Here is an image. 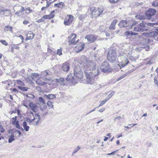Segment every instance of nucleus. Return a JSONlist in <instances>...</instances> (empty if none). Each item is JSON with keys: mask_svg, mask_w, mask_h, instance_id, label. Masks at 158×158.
<instances>
[{"mask_svg": "<svg viewBox=\"0 0 158 158\" xmlns=\"http://www.w3.org/2000/svg\"><path fill=\"white\" fill-rule=\"evenodd\" d=\"M137 34V33L134 32L132 31H127L125 32L124 35L127 36V38H130L131 36L135 35Z\"/></svg>", "mask_w": 158, "mask_h": 158, "instance_id": "20", "label": "nucleus"}, {"mask_svg": "<svg viewBox=\"0 0 158 158\" xmlns=\"http://www.w3.org/2000/svg\"><path fill=\"white\" fill-rule=\"evenodd\" d=\"M36 119V121L35 123H33V125L35 126L39 124L40 120V117H39L38 118V119Z\"/></svg>", "mask_w": 158, "mask_h": 158, "instance_id": "43", "label": "nucleus"}, {"mask_svg": "<svg viewBox=\"0 0 158 158\" xmlns=\"http://www.w3.org/2000/svg\"><path fill=\"white\" fill-rule=\"evenodd\" d=\"M47 105L49 107H51L52 108H53V105L52 104V102L49 101L48 102Z\"/></svg>", "mask_w": 158, "mask_h": 158, "instance_id": "51", "label": "nucleus"}, {"mask_svg": "<svg viewBox=\"0 0 158 158\" xmlns=\"http://www.w3.org/2000/svg\"><path fill=\"white\" fill-rule=\"evenodd\" d=\"M16 83L17 84L20 85H22L23 84V82L19 80H17Z\"/></svg>", "mask_w": 158, "mask_h": 158, "instance_id": "50", "label": "nucleus"}, {"mask_svg": "<svg viewBox=\"0 0 158 158\" xmlns=\"http://www.w3.org/2000/svg\"><path fill=\"white\" fill-rule=\"evenodd\" d=\"M19 37L22 40L21 43H23L24 40V39L23 36L22 35H20L19 36Z\"/></svg>", "mask_w": 158, "mask_h": 158, "instance_id": "56", "label": "nucleus"}, {"mask_svg": "<svg viewBox=\"0 0 158 158\" xmlns=\"http://www.w3.org/2000/svg\"><path fill=\"white\" fill-rule=\"evenodd\" d=\"M4 30L7 31H12V27L8 25L5 27Z\"/></svg>", "mask_w": 158, "mask_h": 158, "instance_id": "29", "label": "nucleus"}, {"mask_svg": "<svg viewBox=\"0 0 158 158\" xmlns=\"http://www.w3.org/2000/svg\"><path fill=\"white\" fill-rule=\"evenodd\" d=\"M73 19V17L72 15H68L64 21V24L66 25H69L72 23Z\"/></svg>", "mask_w": 158, "mask_h": 158, "instance_id": "8", "label": "nucleus"}, {"mask_svg": "<svg viewBox=\"0 0 158 158\" xmlns=\"http://www.w3.org/2000/svg\"><path fill=\"white\" fill-rule=\"evenodd\" d=\"M34 117L33 119H34V120H35L36 119H38V118L40 117V116L38 114L35 113V114L34 116Z\"/></svg>", "mask_w": 158, "mask_h": 158, "instance_id": "49", "label": "nucleus"}, {"mask_svg": "<svg viewBox=\"0 0 158 158\" xmlns=\"http://www.w3.org/2000/svg\"><path fill=\"white\" fill-rule=\"evenodd\" d=\"M107 59L111 63H114L118 61L117 54L115 50L114 49H110L107 54Z\"/></svg>", "mask_w": 158, "mask_h": 158, "instance_id": "3", "label": "nucleus"}, {"mask_svg": "<svg viewBox=\"0 0 158 158\" xmlns=\"http://www.w3.org/2000/svg\"><path fill=\"white\" fill-rule=\"evenodd\" d=\"M15 125H16L15 127L17 128H18L19 129H20V127L19 123V122L18 121H16V123Z\"/></svg>", "mask_w": 158, "mask_h": 158, "instance_id": "48", "label": "nucleus"}, {"mask_svg": "<svg viewBox=\"0 0 158 158\" xmlns=\"http://www.w3.org/2000/svg\"><path fill=\"white\" fill-rule=\"evenodd\" d=\"M84 48V45L82 43H80L77 45L75 48L76 52L78 53L82 50Z\"/></svg>", "mask_w": 158, "mask_h": 158, "instance_id": "15", "label": "nucleus"}, {"mask_svg": "<svg viewBox=\"0 0 158 158\" xmlns=\"http://www.w3.org/2000/svg\"><path fill=\"white\" fill-rule=\"evenodd\" d=\"M86 65L88 67L84 71L86 76V81L87 83L92 84L94 83L95 78L97 79L96 77L99 75L100 71L95 63L90 62Z\"/></svg>", "mask_w": 158, "mask_h": 158, "instance_id": "1", "label": "nucleus"}, {"mask_svg": "<svg viewBox=\"0 0 158 158\" xmlns=\"http://www.w3.org/2000/svg\"><path fill=\"white\" fill-rule=\"evenodd\" d=\"M26 121L27 122H29V124L30 125L31 124V123L32 124L33 123V121H34V119H30L29 118H27Z\"/></svg>", "mask_w": 158, "mask_h": 158, "instance_id": "40", "label": "nucleus"}, {"mask_svg": "<svg viewBox=\"0 0 158 158\" xmlns=\"http://www.w3.org/2000/svg\"><path fill=\"white\" fill-rule=\"evenodd\" d=\"M74 76L77 79H81L83 77V72L81 71L80 67L78 66L75 67L74 70Z\"/></svg>", "mask_w": 158, "mask_h": 158, "instance_id": "6", "label": "nucleus"}, {"mask_svg": "<svg viewBox=\"0 0 158 158\" xmlns=\"http://www.w3.org/2000/svg\"><path fill=\"white\" fill-rule=\"evenodd\" d=\"M117 22V20H114V21H113L109 27V29H110L112 30L115 29V26Z\"/></svg>", "mask_w": 158, "mask_h": 158, "instance_id": "23", "label": "nucleus"}, {"mask_svg": "<svg viewBox=\"0 0 158 158\" xmlns=\"http://www.w3.org/2000/svg\"><path fill=\"white\" fill-rule=\"evenodd\" d=\"M147 25L151 27H154L155 30L156 31H152L150 32V35L154 39L158 41V23H148L142 22L140 23L134 28V31L136 32L147 31L148 29V28L147 26Z\"/></svg>", "mask_w": 158, "mask_h": 158, "instance_id": "2", "label": "nucleus"}, {"mask_svg": "<svg viewBox=\"0 0 158 158\" xmlns=\"http://www.w3.org/2000/svg\"><path fill=\"white\" fill-rule=\"evenodd\" d=\"M96 10V8L94 6L90 7L89 9V10L91 12L92 15L94 14V11H95Z\"/></svg>", "mask_w": 158, "mask_h": 158, "instance_id": "35", "label": "nucleus"}, {"mask_svg": "<svg viewBox=\"0 0 158 158\" xmlns=\"http://www.w3.org/2000/svg\"><path fill=\"white\" fill-rule=\"evenodd\" d=\"M115 94V92L113 91L111 92L108 95V98H106L107 99H108V100H109L110 98Z\"/></svg>", "mask_w": 158, "mask_h": 158, "instance_id": "38", "label": "nucleus"}, {"mask_svg": "<svg viewBox=\"0 0 158 158\" xmlns=\"http://www.w3.org/2000/svg\"><path fill=\"white\" fill-rule=\"evenodd\" d=\"M118 61L120 63L118 65L120 69L122 68L127 66L129 63L127 58L125 56L121 54H119L118 57Z\"/></svg>", "mask_w": 158, "mask_h": 158, "instance_id": "4", "label": "nucleus"}, {"mask_svg": "<svg viewBox=\"0 0 158 158\" xmlns=\"http://www.w3.org/2000/svg\"><path fill=\"white\" fill-rule=\"evenodd\" d=\"M48 74V73L47 70L44 71L43 72L41 73V75L44 76H46Z\"/></svg>", "mask_w": 158, "mask_h": 158, "instance_id": "47", "label": "nucleus"}, {"mask_svg": "<svg viewBox=\"0 0 158 158\" xmlns=\"http://www.w3.org/2000/svg\"><path fill=\"white\" fill-rule=\"evenodd\" d=\"M105 29V27H104L103 26L100 27V30L101 31H104Z\"/></svg>", "mask_w": 158, "mask_h": 158, "instance_id": "59", "label": "nucleus"}, {"mask_svg": "<svg viewBox=\"0 0 158 158\" xmlns=\"http://www.w3.org/2000/svg\"><path fill=\"white\" fill-rule=\"evenodd\" d=\"M35 35V34L33 33L32 31H30L28 32V34L27 35V38L26 39V40H28L33 39Z\"/></svg>", "mask_w": 158, "mask_h": 158, "instance_id": "17", "label": "nucleus"}, {"mask_svg": "<svg viewBox=\"0 0 158 158\" xmlns=\"http://www.w3.org/2000/svg\"><path fill=\"white\" fill-rule=\"evenodd\" d=\"M100 70L102 72L105 73L111 72L112 71L110 64L106 61H105L102 63L100 67Z\"/></svg>", "mask_w": 158, "mask_h": 158, "instance_id": "5", "label": "nucleus"}, {"mask_svg": "<svg viewBox=\"0 0 158 158\" xmlns=\"http://www.w3.org/2000/svg\"><path fill=\"white\" fill-rule=\"evenodd\" d=\"M25 10V9L24 7L23 6H21V8L19 11H20L21 13H22V12H23Z\"/></svg>", "mask_w": 158, "mask_h": 158, "instance_id": "64", "label": "nucleus"}, {"mask_svg": "<svg viewBox=\"0 0 158 158\" xmlns=\"http://www.w3.org/2000/svg\"><path fill=\"white\" fill-rule=\"evenodd\" d=\"M18 88L21 90L24 91H26L28 90V89L29 88L27 87H22L20 86H19L18 87Z\"/></svg>", "mask_w": 158, "mask_h": 158, "instance_id": "30", "label": "nucleus"}, {"mask_svg": "<svg viewBox=\"0 0 158 158\" xmlns=\"http://www.w3.org/2000/svg\"><path fill=\"white\" fill-rule=\"evenodd\" d=\"M10 14V10H9V11H5L3 13V15L6 16H8Z\"/></svg>", "mask_w": 158, "mask_h": 158, "instance_id": "46", "label": "nucleus"}, {"mask_svg": "<svg viewBox=\"0 0 158 158\" xmlns=\"http://www.w3.org/2000/svg\"><path fill=\"white\" fill-rule=\"evenodd\" d=\"M156 12V10L154 9L150 8L147 10L145 13L146 19H150L152 16H154Z\"/></svg>", "mask_w": 158, "mask_h": 158, "instance_id": "7", "label": "nucleus"}, {"mask_svg": "<svg viewBox=\"0 0 158 158\" xmlns=\"http://www.w3.org/2000/svg\"><path fill=\"white\" fill-rule=\"evenodd\" d=\"M130 59L132 61H135L136 60L135 59L133 56H130Z\"/></svg>", "mask_w": 158, "mask_h": 158, "instance_id": "61", "label": "nucleus"}, {"mask_svg": "<svg viewBox=\"0 0 158 158\" xmlns=\"http://www.w3.org/2000/svg\"><path fill=\"white\" fill-rule=\"evenodd\" d=\"M66 80L70 83H77L76 79L73 76L72 73L68 75L66 78Z\"/></svg>", "mask_w": 158, "mask_h": 158, "instance_id": "11", "label": "nucleus"}, {"mask_svg": "<svg viewBox=\"0 0 158 158\" xmlns=\"http://www.w3.org/2000/svg\"><path fill=\"white\" fill-rule=\"evenodd\" d=\"M5 11H9L8 10L5 9L3 10L2 9H0V13L2 15H3V13Z\"/></svg>", "mask_w": 158, "mask_h": 158, "instance_id": "52", "label": "nucleus"}, {"mask_svg": "<svg viewBox=\"0 0 158 158\" xmlns=\"http://www.w3.org/2000/svg\"><path fill=\"white\" fill-rule=\"evenodd\" d=\"M0 42H1L2 44H4L5 46H7L8 45V44L5 40H0Z\"/></svg>", "mask_w": 158, "mask_h": 158, "instance_id": "45", "label": "nucleus"}, {"mask_svg": "<svg viewBox=\"0 0 158 158\" xmlns=\"http://www.w3.org/2000/svg\"><path fill=\"white\" fill-rule=\"evenodd\" d=\"M51 111H49L48 109H40L41 111V113L43 115L46 114H52L53 112L52 109H50Z\"/></svg>", "mask_w": 158, "mask_h": 158, "instance_id": "19", "label": "nucleus"}, {"mask_svg": "<svg viewBox=\"0 0 158 158\" xmlns=\"http://www.w3.org/2000/svg\"><path fill=\"white\" fill-rule=\"evenodd\" d=\"M87 15L86 14H81L78 15V18L81 21L83 20L86 17Z\"/></svg>", "mask_w": 158, "mask_h": 158, "instance_id": "28", "label": "nucleus"}, {"mask_svg": "<svg viewBox=\"0 0 158 158\" xmlns=\"http://www.w3.org/2000/svg\"><path fill=\"white\" fill-rule=\"evenodd\" d=\"M97 37V36L91 34L86 36L85 38L87 39L88 41L93 42L96 40Z\"/></svg>", "mask_w": 158, "mask_h": 158, "instance_id": "14", "label": "nucleus"}, {"mask_svg": "<svg viewBox=\"0 0 158 158\" xmlns=\"http://www.w3.org/2000/svg\"><path fill=\"white\" fill-rule=\"evenodd\" d=\"M154 82L158 85V81H157V78L156 77H155L154 78Z\"/></svg>", "mask_w": 158, "mask_h": 158, "instance_id": "60", "label": "nucleus"}, {"mask_svg": "<svg viewBox=\"0 0 158 158\" xmlns=\"http://www.w3.org/2000/svg\"><path fill=\"white\" fill-rule=\"evenodd\" d=\"M32 10L30 9V7H28L25 9V13L27 14H28L32 12Z\"/></svg>", "mask_w": 158, "mask_h": 158, "instance_id": "32", "label": "nucleus"}, {"mask_svg": "<svg viewBox=\"0 0 158 158\" xmlns=\"http://www.w3.org/2000/svg\"><path fill=\"white\" fill-rule=\"evenodd\" d=\"M23 127L24 130L26 131H27L29 129L30 127L28 126L27 125V124L26 121H24L23 123Z\"/></svg>", "mask_w": 158, "mask_h": 158, "instance_id": "24", "label": "nucleus"}, {"mask_svg": "<svg viewBox=\"0 0 158 158\" xmlns=\"http://www.w3.org/2000/svg\"><path fill=\"white\" fill-rule=\"evenodd\" d=\"M62 49L60 47V48L59 49H57V53L58 55H59V56H61L62 54Z\"/></svg>", "mask_w": 158, "mask_h": 158, "instance_id": "37", "label": "nucleus"}, {"mask_svg": "<svg viewBox=\"0 0 158 158\" xmlns=\"http://www.w3.org/2000/svg\"><path fill=\"white\" fill-rule=\"evenodd\" d=\"M0 127L1 128V131H0L1 132V133H3V132H4L5 131V130H4V128H3V127H2L1 125L0 126Z\"/></svg>", "mask_w": 158, "mask_h": 158, "instance_id": "63", "label": "nucleus"}, {"mask_svg": "<svg viewBox=\"0 0 158 158\" xmlns=\"http://www.w3.org/2000/svg\"><path fill=\"white\" fill-rule=\"evenodd\" d=\"M70 66L69 63L66 61L62 64L61 69L63 71L68 72L69 70Z\"/></svg>", "mask_w": 158, "mask_h": 158, "instance_id": "12", "label": "nucleus"}, {"mask_svg": "<svg viewBox=\"0 0 158 158\" xmlns=\"http://www.w3.org/2000/svg\"><path fill=\"white\" fill-rule=\"evenodd\" d=\"M129 21H127L126 20H122L120 21L118 24V26L120 28L126 27L128 26L129 27Z\"/></svg>", "mask_w": 158, "mask_h": 158, "instance_id": "13", "label": "nucleus"}, {"mask_svg": "<svg viewBox=\"0 0 158 158\" xmlns=\"http://www.w3.org/2000/svg\"><path fill=\"white\" fill-rule=\"evenodd\" d=\"M23 105L26 107H29L31 109H35L37 107V104L33 102H26L23 103Z\"/></svg>", "mask_w": 158, "mask_h": 158, "instance_id": "10", "label": "nucleus"}, {"mask_svg": "<svg viewBox=\"0 0 158 158\" xmlns=\"http://www.w3.org/2000/svg\"><path fill=\"white\" fill-rule=\"evenodd\" d=\"M20 44V43L17 44H13L11 45V46L13 47V48L14 49L19 50V47L18 46V45Z\"/></svg>", "mask_w": 158, "mask_h": 158, "instance_id": "33", "label": "nucleus"}, {"mask_svg": "<svg viewBox=\"0 0 158 158\" xmlns=\"http://www.w3.org/2000/svg\"><path fill=\"white\" fill-rule=\"evenodd\" d=\"M43 98L42 97H40L39 98V102L40 103H42L43 104H45V101L43 98Z\"/></svg>", "mask_w": 158, "mask_h": 158, "instance_id": "31", "label": "nucleus"}, {"mask_svg": "<svg viewBox=\"0 0 158 158\" xmlns=\"http://www.w3.org/2000/svg\"><path fill=\"white\" fill-rule=\"evenodd\" d=\"M55 16L54 15H51L50 13V14L48 15H47V16L48 19H51L52 18H53Z\"/></svg>", "mask_w": 158, "mask_h": 158, "instance_id": "44", "label": "nucleus"}, {"mask_svg": "<svg viewBox=\"0 0 158 158\" xmlns=\"http://www.w3.org/2000/svg\"><path fill=\"white\" fill-rule=\"evenodd\" d=\"M119 0H109L110 2L112 3H115L118 2Z\"/></svg>", "mask_w": 158, "mask_h": 158, "instance_id": "55", "label": "nucleus"}, {"mask_svg": "<svg viewBox=\"0 0 158 158\" xmlns=\"http://www.w3.org/2000/svg\"><path fill=\"white\" fill-rule=\"evenodd\" d=\"M142 43L143 44H144V45H148V44H147V41L146 40V38L143 39L142 41Z\"/></svg>", "mask_w": 158, "mask_h": 158, "instance_id": "57", "label": "nucleus"}, {"mask_svg": "<svg viewBox=\"0 0 158 158\" xmlns=\"http://www.w3.org/2000/svg\"><path fill=\"white\" fill-rule=\"evenodd\" d=\"M127 75H128V73H126L125 74H124V75L120 76V77H118V78H117V81H119V80L123 78H124V77H126Z\"/></svg>", "mask_w": 158, "mask_h": 158, "instance_id": "41", "label": "nucleus"}, {"mask_svg": "<svg viewBox=\"0 0 158 158\" xmlns=\"http://www.w3.org/2000/svg\"><path fill=\"white\" fill-rule=\"evenodd\" d=\"M136 69V68H135V69H131L129 71H128L126 73H128V75H129V74H130V73H132L133 71H134Z\"/></svg>", "mask_w": 158, "mask_h": 158, "instance_id": "54", "label": "nucleus"}, {"mask_svg": "<svg viewBox=\"0 0 158 158\" xmlns=\"http://www.w3.org/2000/svg\"><path fill=\"white\" fill-rule=\"evenodd\" d=\"M43 98L45 99H51L56 98V96L53 94H49L48 95L44 94Z\"/></svg>", "mask_w": 158, "mask_h": 158, "instance_id": "21", "label": "nucleus"}, {"mask_svg": "<svg viewBox=\"0 0 158 158\" xmlns=\"http://www.w3.org/2000/svg\"><path fill=\"white\" fill-rule=\"evenodd\" d=\"M129 22L130 23L129 24V27H132L133 26L136 25L137 23V21L132 20H129Z\"/></svg>", "mask_w": 158, "mask_h": 158, "instance_id": "27", "label": "nucleus"}, {"mask_svg": "<svg viewBox=\"0 0 158 158\" xmlns=\"http://www.w3.org/2000/svg\"><path fill=\"white\" fill-rule=\"evenodd\" d=\"M44 21V19L43 18V17H42L40 19L36 21V22L38 23H40L42 22H43Z\"/></svg>", "mask_w": 158, "mask_h": 158, "instance_id": "53", "label": "nucleus"}, {"mask_svg": "<svg viewBox=\"0 0 158 158\" xmlns=\"http://www.w3.org/2000/svg\"><path fill=\"white\" fill-rule=\"evenodd\" d=\"M108 99H107L106 98L105 99V100H103L99 104L98 106H102L106 102L108 101Z\"/></svg>", "mask_w": 158, "mask_h": 158, "instance_id": "39", "label": "nucleus"}, {"mask_svg": "<svg viewBox=\"0 0 158 158\" xmlns=\"http://www.w3.org/2000/svg\"><path fill=\"white\" fill-rule=\"evenodd\" d=\"M29 23V22L27 20H24L23 22V23L24 24L26 25Z\"/></svg>", "mask_w": 158, "mask_h": 158, "instance_id": "62", "label": "nucleus"}, {"mask_svg": "<svg viewBox=\"0 0 158 158\" xmlns=\"http://www.w3.org/2000/svg\"><path fill=\"white\" fill-rule=\"evenodd\" d=\"M39 74L38 73H34L31 74V77L33 79L34 78V77H36L39 76Z\"/></svg>", "mask_w": 158, "mask_h": 158, "instance_id": "36", "label": "nucleus"}, {"mask_svg": "<svg viewBox=\"0 0 158 158\" xmlns=\"http://www.w3.org/2000/svg\"><path fill=\"white\" fill-rule=\"evenodd\" d=\"M53 2H50V3H49V2L47 1L46 2L47 4H46V7H47V8L48 7L50 6L51 4Z\"/></svg>", "mask_w": 158, "mask_h": 158, "instance_id": "58", "label": "nucleus"}, {"mask_svg": "<svg viewBox=\"0 0 158 158\" xmlns=\"http://www.w3.org/2000/svg\"><path fill=\"white\" fill-rule=\"evenodd\" d=\"M103 10L102 9H100L99 7L96 8V10L94 11V15L95 16H99L100 15L102 14L103 12Z\"/></svg>", "mask_w": 158, "mask_h": 158, "instance_id": "16", "label": "nucleus"}, {"mask_svg": "<svg viewBox=\"0 0 158 158\" xmlns=\"http://www.w3.org/2000/svg\"><path fill=\"white\" fill-rule=\"evenodd\" d=\"M14 134L13 133H12V135L10 136H9V138L8 139V142L9 143H11L13 141H14L15 139L14 138Z\"/></svg>", "mask_w": 158, "mask_h": 158, "instance_id": "26", "label": "nucleus"}, {"mask_svg": "<svg viewBox=\"0 0 158 158\" xmlns=\"http://www.w3.org/2000/svg\"><path fill=\"white\" fill-rule=\"evenodd\" d=\"M76 36L77 35L75 34H72L69 36L68 37V39H70L69 41V44L73 45L76 44L78 40H77V41H75Z\"/></svg>", "mask_w": 158, "mask_h": 158, "instance_id": "9", "label": "nucleus"}, {"mask_svg": "<svg viewBox=\"0 0 158 158\" xmlns=\"http://www.w3.org/2000/svg\"><path fill=\"white\" fill-rule=\"evenodd\" d=\"M146 40L148 45L151 44V43L152 42V40L148 38H146Z\"/></svg>", "mask_w": 158, "mask_h": 158, "instance_id": "42", "label": "nucleus"}, {"mask_svg": "<svg viewBox=\"0 0 158 158\" xmlns=\"http://www.w3.org/2000/svg\"><path fill=\"white\" fill-rule=\"evenodd\" d=\"M135 17L137 19H138L140 20L146 19L145 15H144L140 14L136 15Z\"/></svg>", "mask_w": 158, "mask_h": 158, "instance_id": "22", "label": "nucleus"}, {"mask_svg": "<svg viewBox=\"0 0 158 158\" xmlns=\"http://www.w3.org/2000/svg\"><path fill=\"white\" fill-rule=\"evenodd\" d=\"M55 82L59 83L60 85L63 86H64L66 84L64 78L60 77L58 78H56L55 79Z\"/></svg>", "mask_w": 158, "mask_h": 158, "instance_id": "18", "label": "nucleus"}, {"mask_svg": "<svg viewBox=\"0 0 158 158\" xmlns=\"http://www.w3.org/2000/svg\"><path fill=\"white\" fill-rule=\"evenodd\" d=\"M64 5V2H60L58 3H56L54 4L55 7H57L58 8H62Z\"/></svg>", "mask_w": 158, "mask_h": 158, "instance_id": "25", "label": "nucleus"}, {"mask_svg": "<svg viewBox=\"0 0 158 158\" xmlns=\"http://www.w3.org/2000/svg\"><path fill=\"white\" fill-rule=\"evenodd\" d=\"M80 149V148L79 146H77L76 148H75L74 150L72 152V155L75 154Z\"/></svg>", "mask_w": 158, "mask_h": 158, "instance_id": "34", "label": "nucleus"}]
</instances>
